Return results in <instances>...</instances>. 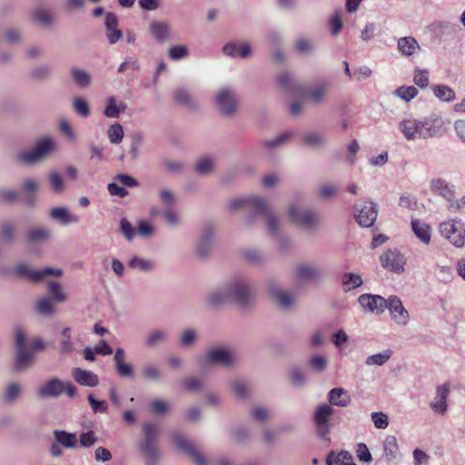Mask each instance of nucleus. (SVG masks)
I'll return each instance as SVG.
<instances>
[{
    "mask_svg": "<svg viewBox=\"0 0 465 465\" xmlns=\"http://www.w3.org/2000/svg\"><path fill=\"white\" fill-rule=\"evenodd\" d=\"M441 117L432 114L421 118L408 117L399 123V129L408 141L428 140L444 133Z\"/></svg>",
    "mask_w": 465,
    "mask_h": 465,
    "instance_id": "1",
    "label": "nucleus"
},
{
    "mask_svg": "<svg viewBox=\"0 0 465 465\" xmlns=\"http://www.w3.org/2000/svg\"><path fill=\"white\" fill-rule=\"evenodd\" d=\"M231 302L242 309L250 308L254 302V291L250 280L242 274H235L225 281Z\"/></svg>",
    "mask_w": 465,
    "mask_h": 465,
    "instance_id": "2",
    "label": "nucleus"
},
{
    "mask_svg": "<svg viewBox=\"0 0 465 465\" xmlns=\"http://www.w3.org/2000/svg\"><path fill=\"white\" fill-rule=\"evenodd\" d=\"M76 388L71 382L52 378L38 387L36 394L39 399L58 398L64 393L73 398L76 395Z\"/></svg>",
    "mask_w": 465,
    "mask_h": 465,
    "instance_id": "3",
    "label": "nucleus"
},
{
    "mask_svg": "<svg viewBox=\"0 0 465 465\" xmlns=\"http://www.w3.org/2000/svg\"><path fill=\"white\" fill-rule=\"evenodd\" d=\"M214 102L220 114L224 116H232L238 110V96L233 87L220 88L215 94Z\"/></svg>",
    "mask_w": 465,
    "mask_h": 465,
    "instance_id": "4",
    "label": "nucleus"
},
{
    "mask_svg": "<svg viewBox=\"0 0 465 465\" xmlns=\"http://www.w3.org/2000/svg\"><path fill=\"white\" fill-rule=\"evenodd\" d=\"M55 141L51 137H44L37 141L35 146L30 150L22 152L18 159L26 164H33L46 157L55 150Z\"/></svg>",
    "mask_w": 465,
    "mask_h": 465,
    "instance_id": "5",
    "label": "nucleus"
},
{
    "mask_svg": "<svg viewBox=\"0 0 465 465\" xmlns=\"http://www.w3.org/2000/svg\"><path fill=\"white\" fill-rule=\"evenodd\" d=\"M291 219L302 229L313 232L319 223V216L312 209L299 208L296 205H291L288 209Z\"/></svg>",
    "mask_w": 465,
    "mask_h": 465,
    "instance_id": "6",
    "label": "nucleus"
},
{
    "mask_svg": "<svg viewBox=\"0 0 465 465\" xmlns=\"http://www.w3.org/2000/svg\"><path fill=\"white\" fill-rule=\"evenodd\" d=\"M440 232L455 247L461 248L465 245V229L460 221L450 220L441 223Z\"/></svg>",
    "mask_w": 465,
    "mask_h": 465,
    "instance_id": "7",
    "label": "nucleus"
},
{
    "mask_svg": "<svg viewBox=\"0 0 465 465\" xmlns=\"http://www.w3.org/2000/svg\"><path fill=\"white\" fill-rule=\"evenodd\" d=\"M354 216L362 227H371L377 219V205L372 201L364 199L354 205Z\"/></svg>",
    "mask_w": 465,
    "mask_h": 465,
    "instance_id": "8",
    "label": "nucleus"
},
{
    "mask_svg": "<svg viewBox=\"0 0 465 465\" xmlns=\"http://www.w3.org/2000/svg\"><path fill=\"white\" fill-rule=\"evenodd\" d=\"M267 290L271 298L281 308L290 309L294 305L296 301V295L291 292L283 290L276 281H268Z\"/></svg>",
    "mask_w": 465,
    "mask_h": 465,
    "instance_id": "9",
    "label": "nucleus"
},
{
    "mask_svg": "<svg viewBox=\"0 0 465 465\" xmlns=\"http://www.w3.org/2000/svg\"><path fill=\"white\" fill-rule=\"evenodd\" d=\"M172 440L178 450L184 451L192 458L195 465H208L205 457L181 432L173 433Z\"/></svg>",
    "mask_w": 465,
    "mask_h": 465,
    "instance_id": "10",
    "label": "nucleus"
},
{
    "mask_svg": "<svg viewBox=\"0 0 465 465\" xmlns=\"http://www.w3.org/2000/svg\"><path fill=\"white\" fill-rule=\"evenodd\" d=\"M215 239V228L212 224H206L203 227L199 235L195 252L200 258H206L211 253Z\"/></svg>",
    "mask_w": 465,
    "mask_h": 465,
    "instance_id": "11",
    "label": "nucleus"
},
{
    "mask_svg": "<svg viewBox=\"0 0 465 465\" xmlns=\"http://www.w3.org/2000/svg\"><path fill=\"white\" fill-rule=\"evenodd\" d=\"M333 414V409L328 404L320 405L313 415V420L316 425L317 433L323 440H330L328 438L331 429L329 420Z\"/></svg>",
    "mask_w": 465,
    "mask_h": 465,
    "instance_id": "12",
    "label": "nucleus"
},
{
    "mask_svg": "<svg viewBox=\"0 0 465 465\" xmlns=\"http://www.w3.org/2000/svg\"><path fill=\"white\" fill-rule=\"evenodd\" d=\"M262 206L258 207L255 213L251 214L247 218V223L249 224H252L253 223L254 218L256 215H261L264 218L265 223H266V229L267 232L270 234L276 235L279 232L280 230V222L278 217L273 213V212L271 210L267 201L263 198L262 199Z\"/></svg>",
    "mask_w": 465,
    "mask_h": 465,
    "instance_id": "13",
    "label": "nucleus"
},
{
    "mask_svg": "<svg viewBox=\"0 0 465 465\" xmlns=\"http://www.w3.org/2000/svg\"><path fill=\"white\" fill-rule=\"evenodd\" d=\"M380 262L384 269L401 274L405 270L406 259L397 250H388L381 255Z\"/></svg>",
    "mask_w": 465,
    "mask_h": 465,
    "instance_id": "14",
    "label": "nucleus"
},
{
    "mask_svg": "<svg viewBox=\"0 0 465 465\" xmlns=\"http://www.w3.org/2000/svg\"><path fill=\"white\" fill-rule=\"evenodd\" d=\"M205 360L209 364L231 367L236 362V354L224 347H216L206 352Z\"/></svg>",
    "mask_w": 465,
    "mask_h": 465,
    "instance_id": "15",
    "label": "nucleus"
},
{
    "mask_svg": "<svg viewBox=\"0 0 465 465\" xmlns=\"http://www.w3.org/2000/svg\"><path fill=\"white\" fill-rule=\"evenodd\" d=\"M358 302L361 308L371 313H382L386 309L387 299L381 295L364 293L359 296Z\"/></svg>",
    "mask_w": 465,
    "mask_h": 465,
    "instance_id": "16",
    "label": "nucleus"
},
{
    "mask_svg": "<svg viewBox=\"0 0 465 465\" xmlns=\"http://www.w3.org/2000/svg\"><path fill=\"white\" fill-rule=\"evenodd\" d=\"M386 309L389 310L391 319L398 325L405 326L409 322V312L402 305L399 297L391 295L387 299Z\"/></svg>",
    "mask_w": 465,
    "mask_h": 465,
    "instance_id": "17",
    "label": "nucleus"
},
{
    "mask_svg": "<svg viewBox=\"0 0 465 465\" xmlns=\"http://www.w3.org/2000/svg\"><path fill=\"white\" fill-rule=\"evenodd\" d=\"M262 197L258 195L238 197L229 203V209L232 212L243 209L246 211H251L252 213V214H253L255 213L258 207L262 206Z\"/></svg>",
    "mask_w": 465,
    "mask_h": 465,
    "instance_id": "18",
    "label": "nucleus"
},
{
    "mask_svg": "<svg viewBox=\"0 0 465 465\" xmlns=\"http://www.w3.org/2000/svg\"><path fill=\"white\" fill-rule=\"evenodd\" d=\"M15 272L17 274L21 276H27L34 282H39L45 276H61L63 272L60 269H53L50 267H46L40 270L31 271L29 267L25 263H21L17 265Z\"/></svg>",
    "mask_w": 465,
    "mask_h": 465,
    "instance_id": "19",
    "label": "nucleus"
},
{
    "mask_svg": "<svg viewBox=\"0 0 465 465\" xmlns=\"http://www.w3.org/2000/svg\"><path fill=\"white\" fill-rule=\"evenodd\" d=\"M206 303L212 308H219L228 302H231L229 292L225 282L208 291L206 293Z\"/></svg>",
    "mask_w": 465,
    "mask_h": 465,
    "instance_id": "20",
    "label": "nucleus"
},
{
    "mask_svg": "<svg viewBox=\"0 0 465 465\" xmlns=\"http://www.w3.org/2000/svg\"><path fill=\"white\" fill-rule=\"evenodd\" d=\"M115 371L121 378L134 379V371L132 364L125 360V351L123 348H117L114 355Z\"/></svg>",
    "mask_w": 465,
    "mask_h": 465,
    "instance_id": "21",
    "label": "nucleus"
},
{
    "mask_svg": "<svg viewBox=\"0 0 465 465\" xmlns=\"http://www.w3.org/2000/svg\"><path fill=\"white\" fill-rule=\"evenodd\" d=\"M323 275L322 270L314 264H301L296 269V276L303 282H315Z\"/></svg>",
    "mask_w": 465,
    "mask_h": 465,
    "instance_id": "22",
    "label": "nucleus"
},
{
    "mask_svg": "<svg viewBox=\"0 0 465 465\" xmlns=\"http://www.w3.org/2000/svg\"><path fill=\"white\" fill-rule=\"evenodd\" d=\"M149 31L158 43H164L171 38L170 24L165 21H153L149 25Z\"/></svg>",
    "mask_w": 465,
    "mask_h": 465,
    "instance_id": "23",
    "label": "nucleus"
},
{
    "mask_svg": "<svg viewBox=\"0 0 465 465\" xmlns=\"http://www.w3.org/2000/svg\"><path fill=\"white\" fill-rule=\"evenodd\" d=\"M430 188L434 193L442 196L450 204L455 197L454 186L442 178L433 179L430 182Z\"/></svg>",
    "mask_w": 465,
    "mask_h": 465,
    "instance_id": "24",
    "label": "nucleus"
},
{
    "mask_svg": "<svg viewBox=\"0 0 465 465\" xmlns=\"http://www.w3.org/2000/svg\"><path fill=\"white\" fill-rule=\"evenodd\" d=\"M383 454L388 464L396 463L401 457L399 445L397 439L393 435H388L385 437L383 442Z\"/></svg>",
    "mask_w": 465,
    "mask_h": 465,
    "instance_id": "25",
    "label": "nucleus"
},
{
    "mask_svg": "<svg viewBox=\"0 0 465 465\" xmlns=\"http://www.w3.org/2000/svg\"><path fill=\"white\" fill-rule=\"evenodd\" d=\"M450 392L449 384L445 383L439 386L436 390V396L430 402L431 409L440 414H444L447 411V398Z\"/></svg>",
    "mask_w": 465,
    "mask_h": 465,
    "instance_id": "26",
    "label": "nucleus"
},
{
    "mask_svg": "<svg viewBox=\"0 0 465 465\" xmlns=\"http://www.w3.org/2000/svg\"><path fill=\"white\" fill-rule=\"evenodd\" d=\"M74 380L83 386L95 387L99 383V379L96 374L91 371L83 370L81 368H74L72 371Z\"/></svg>",
    "mask_w": 465,
    "mask_h": 465,
    "instance_id": "27",
    "label": "nucleus"
},
{
    "mask_svg": "<svg viewBox=\"0 0 465 465\" xmlns=\"http://www.w3.org/2000/svg\"><path fill=\"white\" fill-rule=\"evenodd\" d=\"M52 235L51 230L46 226H37L29 229L26 232L25 239L29 243H43L50 240Z\"/></svg>",
    "mask_w": 465,
    "mask_h": 465,
    "instance_id": "28",
    "label": "nucleus"
},
{
    "mask_svg": "<svg viewBox=\"0 0 465 465\" xmlns=\"http://www.w3.org/2000/svg\"><path fill=\"white\" fill-rule=\"evenodd\" d=\"M49 216L51 219L59 222L63 225L76 223L79 221L78 216L72 213L65 207L52 208L49 212Z\"/></svg>",
    "mask_w": 465,
    "mask_h": 465,
    "instance_id": "29",
    "label": "nucleus"
},
{
    "mask_svg": "<svg viewBox=\"0 0 465 465\" xmlns=\"http://www.w3.org/2000/svg\"><path fill=\"white\" fill-rule=\"evenodd\" d=\"M329 92V84L327 83H320L310 87L306 93V98L314 104H321L323 103Z\"/></svg>",
    "mask_w": 465,
    "mask_h": 465,
    "instance_id": "30",
    "label": "nucleus"
},
{
    "mask_svg": "<svg viewBox=\"0 0 465 465\" xmlns=\"http://www.w3.org/2000/svg\"><path fill=\"white\" fill-rule=\"evenodd\" d=\"M397 47L404 56H411L420 50L418 41L412 36H404L398 39Z\"/></svg>",
    "mask_w": 465,
    "mask_h": 465,
    "instance_id": "31",
    "label": "nucleus"
},
{
    "mask_svg": "<svg viewBox=\"0 0 465 465\" xmlns=\"http://www.w3.org/2000/svg\"><path fill=\"white\" fill-rule=\"evenodd\" d=\"M328 401L332 405L347 407L351 402V396L346 390L342 388H334L329 391Z\"/></svg>",
    "mask_w": 465,
    "mask_h": 465,
    "instance_id": "32",
    "label": "nucleus"
},
{
    "mask_svg": "<svg viewBox=\"0 0 465 465\" xmlns=\"http://www.w3.org/2000/svg\"><path fill=\"white\" fill-rule=\"evenodd\" d=\"M33 361V354L28 349L16 350V356L14 363V370L21 372L28 369Z\"/></svg>",
    "mask_w": 465,
    "mask_h": 465,
    "instance_id": "33",
    "label": "nucleus"
},
{
    "mask_svg": "<svg viewBox=\"0 0 465 465\" xmlns=\"http://www.w3.org/2000/svg\"><path fill=\"white\" fill-rule=\"evenodd\" d=\"M168 339V332L163 329H154L147 333L144 339V345L147 348H154L164 343Z\"/></svg>",
    "mask_w": 465,
    "mask_h": 465,
    "instance_id": "34",
    "label": "nucleus"
},
{
    "mask_svg": "<svg viewBox=\"0 0 465 465\" xmlns=\"http://www.w3.org/2000/svg\"><path fill=\"white\" fill-rule=\"evenodd\" d=\"M22 394V385L19 382L13 381L6 384L3 392V401L6 404H13L20 398Z\"/></svg>",
    "mask_w": 465,
    "mask_h": 465,
    "instance_id": "35",
    "label": "nucleus"
},
{
    "mask_svg": "<svg viewBox=\"0 0 465 465\" xmlns=\"http://www.w3.org/2000/svg\"><path fill=\"white\" fill-rule=\"evenodd\" d=\"M242 258L252 266H261L263 265L267 259L264 253L257 249H244L242 251Z\"/></svg>",
    "mask_w": 465,
    "mask_h": 465,
    "instance_id": "36",
    "label": "nucleus"
},
{
    "mask_svg": "<svg viewBox=\"0 0 465 465\" xmlns=\"http://www.w3.org/2000/svg\"><path fill=\"white\" fill-rule=\"evenodd\" d=\"M356 465L353 461L352 455L347 450H341L337 455L331 451L327 459L326 465Z\"/></svg>",
    "mask_w": 465,
    "mask_h": 465,
    "instance_id": "37",
    "label": "nucleus"
},
{
    "mask_svg": "<svg viewBox=\"0 0 465 465\" xmlns=\"http://www.w3.org/2000/svg\"><path fill=\"white\" fill-rule=\"evenodd\" d=\"M302 142L310 148L320 149L325 146L327 139L322 134L308 132L303 134Z\"/></svg>",
    "mask_w": 465,
    "mask_h": 465,
    "instance_id": "38",
    "label": "nucleus"
},
{
    "mask_svg": "<svg viewBox=\"0 0 465 465\" xmlns=\"http://www.w3.org/2000/svg\"><path fill=\"white\" fill-rule=\"evenodd\" d=\"M411 228L414 234L425 244L430 242V227L425 223H421L417 219L411 220Z\"/></svg>",
    "mask_w": 465,
    "mask_h": 465,
    "instance_id": "39",
    "label": "nucleus"
},
{
    "mask_svg": "<svg viewBox=\"0 0 465 465\" xmlns=\"http://www.w3.org/2000/svg\"><path fill=\"white\" fill-rule=\"evenodd\" d=\"M55 441L66 449H74L77 445L76 434L65 430H54Z\"/></svg>",
    "mask_w": 465,
    "mask_h": 465,
    "instance_id": "40",
    "label": "nucleus"
},
{
    "mask_svg": "<svg viewBox=\"0 0 465 465\" xmlns=\"http://www.w3.org/2000/svg\"><path fill=\"white\" fill-rule=\"evenodd\" d=\"M363 283L362 278L359 273L345 272L341 276V284L344 292L354 290Z\"/></svg>",
    "mask_w": 465,
    "mask_h": 465,
    "instance_id": "41",
    "label": "nucleus"
},
{
    "mask_svg": "<svg viewBox=\"0 0 465 465\" xmlns=\"http://www.w3.org/2000/svg\"><path fill=\"white\" fill-rule=\"evenodd\" d=\"M156 213H160L169 226L177 227L181 223L180 217L173 207H163L161 212L157 209H153L152 214Z\"/></svg>",
    "mask_w": 465,
    "mask_h": 465,
    "instance_id": "42",
    "label": "nucleus"
},
{
    "mask_svg": "<svg viewBox=\"0 0 465 465\" xmlns=\"http://www.w3.org/2000/svg\"><path fill=\"white\" fill-rule=\"evenodd\" d=\"M0 238L6 243H12L15 241L16 229L11 222H0Z\"/></svg>",
    "mask_w": 465,
    "mask_h": 465,
    "instance_id": "43",
    "label": "nucleus"
},
{
    "mask_svg": "<svg viewBox=\"0 0 465 465\" xmlns=\"http://www.w3.org/2000/svg\"><path fill=\"white\" fill-rule=\"evenodd\" d=\"M35 309L42 316H51L55 312L53 301L47 296L38 299L35 303Z\"/></svg>",
    "mask_w": 465,
    "mask_h": 465,
    "instance_id": "44",
    "label": "nucleus"
},
{
    "mask_svg": "<svg viewBox=\"0 0 465 465\" xmlns=\"http://www.w3.org/2000/svg\"><path fill=\"white\" fill-rule=\"evenodd\" d=\"M391 349L384 350L377 354L368 356L365 360L367 366H383L392 356Z\"/></svg>",
    "mask_w": 465,
    "mask_h": 465,
    "instance_id": "45",
    "label": "nucleus"
},
{
    "mask_svg": "<svg viewBox=\"0 0 465 465\" xmlns=\"http://www.w3.org/2000/svg\"><path fill=\"white\" fill-rule=\"evenodd\" d=\"M128 266L134 270L137 269L143 272H149L154 269L155 264L152 260H146L138 256H134L128 262Z\"/></svg>",
    "mask_w": 465,
    "mask_h": 465,
    "instance_id": "46",
    "label": "nucleus"
},
{
    "mask_svg": "<svg viewBox=\"0 0 465 465\" xmlns=\"http://www.w3.org/2000/svg\"><path fill=\"white\" fill-rule=\"evenodd\" d=\"M48 181L52 192L62 193L65 189V183L63 176L56 171H52L48 174Z\"/></svg>",
    "mask_w": 465,
    "mask_h": 465,
    "instance_id": "47",
    "label": "nucleus"
},
{
    "mask_svg": "<svg viewBox=\"0 0 465 465\" xmlns=\"http://www.w3.org/2000/svg\"><path fill=\"white\" fill-rule=\"evenodd\" d=\"M214 168V161L213 158L204 156L200 158L194 165V170L198 174L207 175L210 174Z\"/></svg>",
    "mask_w": 465,
    "mask_h": 465,
    "instance_id": "48",
    "label": "nucleus"
},
{
    "mask_svg": "<svg viewBox=\"0 0 465 465\" xmlns=\"http://www.w3.org/2000/svg\"><path fill=\"white\" fill-rule=\"evenodd\" d=\"M71 75H72L74 83L78 86H80L82 88H85L90 85L91 76L85 70L79 69L76 67L72 68Z\"/></svg>",
    "mask_w": 465,
    "mask_h": 465,
    "instance_id": "49",
    "label": "nucleus"
},
{
    "mask_svg": "<svg viewBox=\"0 0 465 465\" xmlns=\"http://www.w3.org/2000/svg\"><path fill=\"white\" fill-rule=\"evenodd\" d=\"M433 94L443 102H452L456 97L454 91L444 84L435 85L433 87Z\"/></svg>",
    "mask_w": 465,
    "mask_h": 465,
    "instance_id": "50",
    "label": "nucleus"
},
{
    "mask_svg": "<svg viewBox=\"0 0 465 465\" xmlns=\"http://www.w3.org/2000/svg\"><path fill=\"white\" fill-rule=\"evenodd\" d=\"M292 135V132H286L274 138L264 140L262 145L267 149H274L287 143Z\"/></svg>",
    "mask_w": 465,
    "mask_h": 465,
    "instance_id": "51",
    "label": "nucleus"
},
{
    "mask_svg": "<svg viewBox=\"0 0 465 465\" xmlns=\"http://www.w3.org/2000/svg\"><path fill=\"white\" fill-rule=\"evenodd\" d=\"M295 48L301 54H311L315 51L316 45L312 40L302 37L296 41Z\"/></svg>",
    "mask_w": 465,
    "mask_h": 465,
    "instance_id": "52",
    "label": "nucleus"
},
{
    "mask_svg": "<svg viewBox=\"0 0 465 465\" xmlns=\"http://www.w3.org/2000/svg\"><path fill=\"white\" fill-rule=\"evenodd\" d=\"M143 377L149 381H160L163 379V374L158 367L153 364H146L142 370Z\"/></svg>",
    "mask_w": 465,
    "mask_h": 465,
    "instance_id": "53",
    "label": "nucleus"
},
{
    "mask_svg": "<svg viewBox=\"0 0 465 465\" xmlns=\"http://www.w3.org/2000/svg\"><path fill=\"white\" fill-rule=\"evenodd\" d=\"M33 19L40 25L48 27L54 24V18L50 13L43 8L36 9L33 14Z\"/></svg>",
    "mask_w": 465,
    "mask_h": 465,
    "instance_id": "54",
    "label": "nucleus"
},
{
    "mask_svg": "<svg viewBox=\"0 0 465 465\" xmlns=\"http://www.w3.org/2000/svg\"><path fill=\"white\" fill-rule=\"evenodd\" d=\"M160 432V427L153 422H145L143 425V440L157 441V437Z\"/></svg>",
    "mask_w": 465,
    "mask_h": 465,
    "instance_id": "55",
    "label": "nucleus"
},
{
    "mask_svg": "<svg viewBox=\"0 0 465 465\" xmlns=\"http://www.w3.org/2000/svg\"><path fill=\"white\" fill-rule=\"evenodd\" d=\"M230 388L232 392L241 399H246L248 396V384L243 380H233L230 382Z\"/></svg>",
    "mask_w": 465,
    "mask_h": 465,
    "instance_id": "56",
    "label": "nucleus"
},
{
    "mask_svg": "<svg viewBox=\"0 0 465 465\" xmlns=\"http://www.w3.org/2000/svg\"><path fill=\"white\" fill-rule=\"evenodd\" d=\"M48 290L52 296V299L55 302H64L66 301V295L63 292V289L59 282H49Z\"/></svg>",
    "mask_w": 465,
    "mask_h": 465,
    "instance_id": "57",
    "label": "nucleus"
},
{
    "mask_svg": "<svg viewBox=\"0 0 465 465\" xmlns=\"http://www.w3.org/2000/svg\"><path fill=\"white\" fill-rule=\"evenodd\" d=\"M197 340V332L193 329H186L184 330L179 339V344L182 347L187 348L192 347Z\"/></svg>",
    "mask_w": 465,
    "mask_h": 465,
    "instance_id": "58",
    "label": "nucleus"
},
{
    "mask_svg": "<svg viewBox=\"0 0 465 465\" xmlns=\"http://www.w3.org/2000/svg\"><path fill=\"white\" fill-rule=\"evenodd\" d=\"M108 138L112 143L117 144L123 141L124 129L118 123L112 124L107 131Z\"/></svg>",
    "mask_w": 465,
    "mask_h": 465,
    "instance_id": "59",
    "label": "nucleus"
},
{
    "mask_svg": "<svg viewBox=\"0 0 465 465\" xmlns=\"http://www.w3.org/2000/svg\"><path fill=\"white\" fill-rule=\"evenodd\" d=\"M394 94L405 102H409L418 94V90L415 86H401L394 91Z\"/></svg>",
    "mask_w": 465,
    "mask_h": 465,
    "instance_id": "60",
    "label": "nucleus"
},
{
    "mask_svg": "<svg viewBox=\"0 0 465 465\" xmlns=\"http://www.w3.org/2000/svg\"><path fill=\"white\" fill-rule=\"evenodd\" d=\"M140 449L146 459H153L159 457V452L156 448V441L142 440Z\"/></svg>",
    "mask_w": 465,
    "mask_h": 465,
    "instance_id": "61",
    "label": "nucleus"
},
{
    "mask_svg": "<svg viewBox=\"0 0 465 465\" xmlns=\"http://www.w3.org/2000/svg\"><path fill=\"white\" fill-rule=\"evenodd\" d=\"M73 108L74 113L82 117H88L90 115L89 104L86 100L82 97L74 100Z\"/></svg>",
    "mask_w": 465,
    "mask_h": 465,
    "instance_id": "62",
    "label": "nucleus"
},
{
    "mask_svg": "<svg viewBox=\"0 0 465 465\" xmlns=\"http://www.w3.org/2000/svg\"><path fill=\"white\" fill-rule=\"evenodd\" d=\"M309 364L313 371L321 373L327 367V358L321 354L313 355L311 357Z\"/></svg>",
    "mask_w": 465,
    "mask_h": 465,
    "instance_id": "63",
    "label": "nucleus"
},
{
    "mask_svg": "<svg viewBox=\"0 0 465 465\" xmlns=\"http://www.w3.org/2000/svg\"><path fill=\"white\" fill-rule=\"evenodd\" d=\"M88 402L94 413H105L108 410V404L104 400H96L93 394L87 396Z\"/></svg>",
    "mask_w": 465,
    "mask_h": 465,
    "instance_id": "64",
    "label": "nucleus"
}]
</instances>
